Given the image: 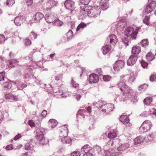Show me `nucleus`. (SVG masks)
<instances>
[{
	"mask_svg": "<svg viewBox=\"0 0 156 156\" xmlns=\"http://www.w3.org/2000/svg\"><path fill=\"white\" fill-rule=\"evenodd\" d=\"M82 7H81L80 13V18L83 19L87 15L90 17H96L100 13L99 10H97L98 8L100 9V8L98 7L96 9L90 6H87L83 9H82Z\"/></svg>",
	"mask_w": 156,
	"mask_h": 156,
	"instance_id": "obj_1",
	"label": "nucleus"
},
{
	"mask_svg": "<svg viewBox=\"0 0 156 156\" xmlns=\"http://www.w3.org/2000/svg\"><path fill=\"white\" fill-rule=\"evenodd\" d=\"M118 85L123 94V97L126 96L127 97L131 98H133L134 97L135 91L125 83L120 81Z\"/></svg>",
	"mask_w": 156,
	"mask_h": 156,
	"instance_id": "obj_2",
	"label": "nucleus"
},
{
	"mask_svg": "<svg viewBox=\"0 0 156 156\" xmlns=\"http://www.w3.org/2000/svg\"><path fill=\"white\" fill-rule=\"evenodd\" d=\"M141 29V27L135 26L134 27H129L125 30L124 34L127 37H130L132 39H136L137 35Z\"/></svg>",
	"mask_w": 156,
	"mask_h": 156,
	"instance_id": "obj_3",
	"label": "nucleus"
},
{
	"mask_svg": "<svg viewBox=\"0 0 156 156\" xmlns=\"http://www.w3.org/2000/svg\"><path fill=\"white\" fill-rule=\"evenodd\" d=\"M136 77V73H131L129 75L121 76L120 81L125 83L127 80L129 83H131L135 80Z\"/></svg>",
	"mask_w": 156,
	"mask_h": 156,
	"instance_id": "obj_4",
	"label": "nucleus"
},
{
	"mask_svg": "<svg viewBox=\"0 0 156 156\" xmlns=\"http://www.w3.org/2000/svg\"><path fill=\"white\" fill-rule=\"evenodd\" d=\"M114 108V105L112 104H106L105 102L102 107L101 111L103 114H109Z\"/></svg>",
	"mask_w": 156,
	"mask_h": 156,
	"instance_id": "obj_5",
	"label": "nucleus"
},
{
	"mask_svg": "<svg viewBox=\"0 0 156 156\" xmlns=\"http://www.w3.org/2000/svg\"><path fill=\"white\" fill-rule=\"evenodd\" d=\"M151 127V123L149 120H145L140 127L139 130L141 133L148 132Z\"/></svg>",
	"mask_w": 156,
	"mask_h": 156,
	"instance_id": "obj_6",
	"label": "nucleus"
},
{
	"mask_svg": "<svg viewBox=\"0 0 156 156\" xmlns=\"http://www.w3.org/2000/svg\"><path fill=\"white\" fill-rule=\"evenodd\" d=\"M5 98L10 102L16 101L19 100L18 95H14L10 93H7L5 95Z\"/></svg>",
	"mask_w": 156,
	"mask_h": 156,
	"instance_id": "obj_7",
	"label": "nucleus"
},
{
	"mask_svg": "<svg viewBox=\"0 0 156 156\" xmlns=\"http://www.w3.org/2000/svg\"><path fill=\"white\" fill-rule=\"evenodd\" d=\"M44 19L46 22L48 23L53 22L56 19V15L53 13L46 14Z\"/></svg>",
	"mask_w": 156,
	"mask_h": 156,
	"instance_id": "obj_8",
	"label": "nucleus"
},
{
	"mask_svg": "<svg viewBox=\"0 0 156 156\" xmlns=\"http://www.w3.org/2000/svg\"><path fill=\"white\" fill-rule=\"evenodd\" d=\"M26 18L23 16H17L14 19V23L17 26H20L25 21Z\"/></svg>",
	"mask_w": 156,
	"mask_h": 156,
	"instance_id": "obj_9",
	"label": "nucleus"
},
{
	"mask_svg": "<svg viewBox=\"0 0 156 156\" xmlns=\"http://www.w3.org/2000/svg\"><path fill=\"white\" fill-rule=\"evenodd\" d=\"M156 6V2L154 1H152L147 5L145 9V12L147 14L151 12L155 9Z\"/></svg>",
	"mask_w": 156,
	"mask_h": 156,
	"instance_id": "obj_10",
	"label": "nucleus"
},
{
	"mask_svg": "<svg viewBox=\"0 0 156 156\" xmlns=\"http://www.w3.org/2000/svg\"><path fill=\"white\" fill-rule=\"evenodd\" d=\"M124 62L122 60H118L116 61L114 64L113 69L115 71H118L124 66Z\"/></svg>",
	"mask_w": 156,
	"mask_h": 156,
	"instance_id": "obj_11",
	"label": "nucleus"
},
{
	"mask_svg": "<svg viewBox=\"0 0 156 156\" xmlns=\"http://www.w3.org/2000/svg\"><path fill=\"white\" fill-rule=\"evenodd\" d=\"M138 55L132 54L129 57L127 61V64L128 66H132L135 64L137 59Z\"/></svg>",
	"mask_w": 156,
	"mask_h": 156,
	"instance_id": "obj_12",
	"label": "nucleus"
},
{
	"mask_svg": "<svg viewBox=\"0 0 156 156\" xmlns=\"http://www.w3.org/2000/svg\"><path fill=\"white\" fill-rule=\"evenodd\" d=\"M64 5L67 9L72 10L74 8L75 3L71 0H66L65 2Z\"/></svg>",
	"mask_w": 156,
	"mask_h": 156,
	"instance_id": "obj_13",
	"label": "nucleus"
},
{
	"mask_svg": "<svg viewBox=\"0 0 156 156\" xmlns=\"http://www.w3.org/2000/svg\"><path fill=\"white\" fill-rule=\"evenodd\" d=\"M34 132H36V137L37 139H40V137L44 136V130L41 127L36 128Z\"/></svg>",
	"mask_w": 156,
	"mask_h": 156,
	"instance_id": "obj_14",
	"label": "nucleus"
},
{
	"mask_svg": "<svg viewBox=\"0 0 156 156\" xmlns=\"http://www.w3.org/2000/svg\"><path fill=\"white\" fill-rule=\"evenodd\" d=\"M108 41H109L110 43L113 45L115 44L118 41L116 36L114 34L109 35L107 38Z\"/></svg>",
	"mask_w": 156,
	"mask_h": 156,
	"instance_id": "obj_15",
	"label": "nucleus"
},
{
	"mask_svg": "<svg viewBox=\"0 0 156 156\" xmlns=\"http://www.w3.org/2000/svg\"><path fill=\"white\" fill-rule=\"evenodd\" d=\"M112 47L111 45L109 44H106L102 47V49L103 53L104 55H106L108 53H111L112 51Z\"/></svg>",
	"mask_w": 156,
	"mask_h": 156,
	"instance_id": "obj_16",
	"label": "nucleus"
},
{
	"mask_svg": "<svg viewBox=\"0 0 156 156\" xmlns=\"http://www.w3.org/2000/svg\"><path fill=\"white\" fill-rule=\"evenodd\" d=\"M98 76L95 74H91L89 76V80L90 83H96L98 81Z\"/></svg>",
	"mask_w": 156,
	"mask_h": 156,
	"instance_id": "obj_17",
	"label": "nucleus"
},
{
	"mask_svg": "<svg viewBox=\"0 0 156 156\" xmlns=\"http://www.w3.org/2000/svg\"><path fill=\"white\" fill-rule=\"evenodd\" d=\"M68 129L66 125L62 126V130L59 134V136L61 138L66 136L68 135Z\"/></svg>",
	"mask_w": 156,
	"mask_h": 156,
	"instance_id": "obj_18",
	"label": "nucleus"
},
{
	"mask_svg": "<svg viewBox=\"0 0 156 156\" xmlns=\"http://www.w3.org/2000/svg\"><path fill=\"white\" fill-rule=\"evenodd\" d=\"M120 120L124 124H128V126L130 127L131 126L130 123H129V119L128 117L126 115H122L120 116Z\"/></svg>",
	"mask_w": 156,
	"mask_h": 156,
	"instance_id": "obj_19",
	"label": "nucleus"
},
{
	"mask_svg": "<svg viewBox=\"0 0 156 156\" xmlns=\"http://www.w3.org/2000/svg\"><path fill=\"white\" fill-rule=\"evenodd\" d=\"M114 144L113 142L112 141L110 140L104 146V150H111L112 152L113 151L114 149L113 148V147L114 146Z\"/></svg>",
	"mask_w": 156,
	"mask_h": 156,
	"instance_id": "obj_20",
	"label": "nucleus"
},
{
	"mask_svg": "<svg viewBox=\"0 0 156 156\" xmlns=\"http://www.w3.org/2000/svg\"><path fill=\"white\" fill-rule=\"evenodd\" d=\"M12 83L16 85L18 88L20 90H22L24 88H25L27 86L26 84H24L22 82L19 80L12 82Z\"/></svg>",
	"mask_w": 156,
	"mask_h": 156,
	"instance_id": "obj_21",
	"label": "nucleus"
},
{
	"mask_svg": "<svg viewBox=\"0 0 156 156\" xmlns=\"http://www.w3.org/2000/svg\"><path fill=\"white\" fill-rule=\"evenodd\" d=\"M91 108L89 106L87 109L85 108V109H83L79 110L78 112V115L83 116V118H84V114L83 112H87L88 113H90L91 112Z\"/></svg>",
	"mask_w": 156,
	"mask_h": 156,
	"instance_id": "obj_22",
	"label": "nucleus"
},
{
	"mask_svg": "<svg viewBox=\"0 0 156 156\" xmlns=\"http://www.w3.org/2000/svg\"><path fill=\"white\" fill-rule=\"evenodd\" d=\"M108 0H101L100 2V5L101 9L103 10L107 9L108 7Z\"/></svg>",
	"mask_w": 156,
	"mask_h": 156,
	"instance_id": "obj_23",
	"label": "nucleus"
},
{
	"mask_svg": "<svg viewBox=\"0 0 156 156\" xmlns=\"http://www.w3.org/2000/svg\"><path fill=\"white\" fill-rule=\"evenodd\" d=\"M57 4V2L54 0L48 1L46 3L47 8L48 9L51 8L54 6H56Z\"/></svg>",
	"mask_w": 156,
	"mask_h": 156,
	"instance_id": "obj_24",
	"label": "nucleus"
},
{
	"mask_svg": "<svg viewBox=\"0 0 156 156\" xmlns=\"http://www.w3.org/2000/svg\"><path fill=\"white\" fill-rule=\"evenodd\" d=\"M44 17V15L41 12L36 13L34 16V20L36 22H39Z\"/></svg>",
	"mask_w": 156,
	"mask_h": 156,
	"instance_id": "obj_25",
	"label": "nucleus"
},
{
	"mask_svg": "<svg viewBox=\"0 0 156 156\" xmlns=\"http://www.w3.org/2000/svg\"><path fill=\"white\" fill-rule=\"evenodd\" d=\"M104 102V101H99L94 102L93 105L95 107V108H98L101 110Z\"/></svg>",
	"mask_w": 156,
	"mask_h": 156,
	"instance_id": "obj_26",
	"label": "nucleus"
},
{
	"mask_svg": "<svg viewBox=\"0 0 156 156\" xmlns=\"http://www.w3.org/2000/svg\"><path fill=\"white\" fill-rule=\"evenodd\" d=\"M91 150L92 148L88 144H86L81 147V151L82 153H86L89 152Z\"/></svg>",
	"mask_w": 156,
	"mask_h": 156,
	"instance_id": "obj_27",
	"label": "nucleus"
},
{
	"mask_svg": "<svg viewBox=\"0 0 156 156\" xmlns=\"http://www.w3.org/2000/svg\"><path fill=\"white\" fill-rule=\"evenodd\" d=\"M141 50V49L140 46H136L132 48V52L134 54H133L137 55L140 52Z\"/></svg>",
	"mask_w": 156,
	"mask_h": 156,
	"instance_id": "obj_28",
	"label": "nucleus"
},
{
	"mask_svg": "<svg viewBox=\"0 0 156 156\" xmlns=\"http://www.w3.org/2000/svg\"><path fill=\"white\" fill-rule=\"evenodd\" d=\"M110 151H111V150H104L103 155L105 156H114L117 155V153H114L113 152H111Z\"/></svg>",
	"mask_w": 156,
	"mask_h": 156,
	"instance_id": "obj_29",
	"label": "nucleus"
},
{
	"mask_svg": "<svg viewBox=\"0 0 156 156\" xmlns=\"http://www.w3.org/2000/svg\"><path fill=\"white\" fill-rule=\"evenodd\" d=\"M83 93V90H78L76 93H73L75 96V98L78 101H79L81 97V95Z\"/></svg>",
	"mask_w": 156,
	"mask_h": 156,
	"instance_id": "obj_30",
	"label": "nucleus"
},
{
	"mask_svg": "<svg viewBox=\"0 0 156 156\" xmlns=\"http://www.w3.org/2000/svg\"><path fill=\"white\" fill-rule=\"evenodd\" d=\"M40 138L37 139L39 140L40 144L42 145H46L48 143V140L47 138H45L44 136L41 137Z\"/></svg>",
	"mask_w": 156,
	"mask_h": 156,
	"instance_id": "obj_31",
	"label": "nucleus"
},
{
	"mask_svg": "<svg viewBox=\"0 0 156 156\" xmlns=\"http://www.w3.org/2000/svg\"><path fill=\"white\" fill-rule=\"evenodd\" d=\"M90 1V0H80L81 5L80 6V9L81 10V7H83L82 9L85 8L87 6H88L87 5L89 4Z\"/></svg>",
	"mask_w": 156,
	"mask_h": 156,
	"instance_id": "obj_32",
	"label": "nucleus"
},
{
	"mask_svg": "<svg viewBox=\"0 0 156 156\" xmlns=\"http://www.w3.org/2000/svg\"><path fill=\"white\" fill-rule=\"evenodd\" d=\"M61 140L63 143L65 144H70L72 142V140L67 136L61 138Z\"/></svg>",
	"mask_w": 156,
	"mask_h": 156,
	"instance_id": "obj_33",
	"label": "nucleus"
},
{
	"mask_svg": "<svg viewBox=\"0 0 156 156\" xmlns=\"http://www.w3.org/2000/svg\"><path fill=\"white\" fill-rule=\"evenodd\" d=\"M129 146V144L125 143L120 145L119 147H117V150L118 151H121L125 150L128 148Z\"/></svg>",
	"mask_w": 156,
	"mask_h": 156,
	"instance_id": "obj_34",
	"label": "nucleus"
},
{
	"mask_svg": "<svg viewBox=\"0 0 156 156\" xmlns=\"http://www.w3.org/2000/svg\"><path fill=\"white\" fill-rule=\"evenodd\" d=\"M144 138L142 136H137L135 139L134 144H140L144 141Z\"/></svg>",
	"mask_w": 156,
	"mask_h": 156,
	"instance_id": "obj_35",
	"label": "nucleus"
},
{
	"mask_svg": "<svg viewBox=\"0 0 156 156\" xmlns=\"http://www.w3.org/2000/svg\"><path fill=\"white\" fill-rule=\"evenodd\" d=\"M48 122L49 126L51 128H54L56 127L58 124L57 121L54 119H50Z\"/></svg>",
	"mask_w": 156,
	"mask_h": 156,
	"instance_id": "obj_36",
	"label": "nucleus"
},
{
	"mask_svg": "<svg viewBox=\"0 0 156 156\" xmlns=\"http://www.w3.org/2000/svg\"><path fill=\"white\" fill-rule=\"evenodd\" d=\"M86 27V24L83 22H81L79 24L76 29L77 32H81L83 29Z\"/></svg>",
	"mask_w": 156,
	"mask_h": 156,
	"instance_id": "obj_37",
	"label": "nucleus"
},
{
	"mask_svg": "<svg viewBox=\"0 0 156 156\" xmlns=\"http://www.w3.org/2000/svg\"><path fill=\"white\" fill-rule=\"evenodd\" d=\"M31 68H28L25 71V77L31 78L33 76Z\"/></svg>",
	"mask_w": 156,
	"mask_h": 156,
	"instance_id": "obj_38",
	"label": "nucleus"
},
{
	"mask_svg": "<svg viewBox=\"0 0 156 156\" xmlns=\"http://www.w3.org/2000/svg\"><path fill=\"white\" fill-rule=\"evenodd\" d=\"M73 36V32L71 30H69L68 32L66 34L65 38L67 41H69L71 39Z\"/></svg>",
	"mask_w": 156,
	"mask_h": 156,
	"instance_id": "obj_39",
	"label": "nucleus"
},
{
	"mask_svg": "<svg viewBox=\"0 0 156 156\" xmlns=\"http://www.w3.org/2000/svg\"><path fill=\"white\" fill-rule=\"evenodd\" d=\"M152 98L151 97H148L146 98L144 100V103L145 105H150L152 101Z\"/></svg>",
	"mask_w": 156,
	"mask_h": 156,
	"instance_id": "obj_40",
	"label": "nucleus"
},
{
	"mask_svg": "<svg viewBox=\"0 0 156 156\" xmlns=\"http://www.w3.org/2000/svg\"><path fill=\"white\" fill-rule=\"evenodd\" d=\"M147 60L149 61H151L154 59V55L151 52L148 53L146 55Z\"/></svg>",
	"mask_w": 156,
	"mask_h": 156,
	"instance_id": "obj_41",
	"label": "nucleus"
},
{
	"mask_svg": "<svg viewBox=\"0 0 156 156\" xmlns=\"http://www.w3.org/2000/svg\"><path fill=\"white\" fill-rule=\"evenodd\" d=\"M155 137V133H152L147 135V138L149 142L154 140Z\"/></svg>",
	"mask_w": 156,
	"mask_h": 156,
	"instance_id": "obj_42",
	"label": "nucleus"
},
{
	"mask_svg": "<svg viewBox=\"0 0 156 156\" xmlns=\"http://www.w3.org/2000/svg\"><path fill=\"white\" fill-rule=\"evenodd\" d=\"M10 67L12 68L15 66L18 63V62L16 59H12L9 61Z\"/></svg>",
	"mask_w": 156,
	"mask_h": 156,
	"instance_id": "obj_43",
	"label": "nucleus"
},
{
	"mask_svg": "<svg viewBox=\"0 0 156 156\" xmlns=\"http://www.w3.org/2000/svg\"><path fill=\"white\" fill-rule=\"evenodd\" d=\"M3 86L4 89L5 90H6L10 88L12 86V84L11 83L9 82H7L4 83L3 84Z\"/></svg>",
	"mask_w": 156,
	"mask_h": 156,
	"instance_id": "obj_44",
	"label": "nucleus"
},
{
	"mask_svg": "<svg viewBox=\"0 0 156 156\" xmlns=\"http://www.w3.org/2000/svg\"><path fill=\"white\" fill-rule=\"evenodd\" d=\"M143 22L147 26H149L150 24V16H146L143 20Z\"/></svg>",
	"mask_w": 156,
	"mask_h": 156,
	"instance_id": "obj_45",
	"label": "nucleus"
},
{
	"mask_svg": "<svg viewBox=\"0 0 156 156\" xmlns=\"http://www.w3.org/2000/svg\"><path fill=\"white\" fill-rule=\"evenodd\" d=\"M117 136L116 133L114 131H111L108 134V137L110 139H113L116 137Z\"/></svg>",
	"mask_w": 156,
	"mask_h": 156,
	"instance_id": "obj_46",
	"label": "nucleus"
},
{
	"mask_svg": "<svg viewBox=\"0 0 156 156\" xmlns=\"http://www.w3.org/2000/svg\"><path fill=\"white\" fill-rule=\"evenodd\" d=\"M140 43L143 47H146L148 45V40L147 39H144L141 41Z\"/></svg>",
	"mask_w": 156,
	"mask_h": 156,
	"instance_id": "obj_47",
	"label": "nucleus"
},
{
	"mask_svg": "<svg viewBox=\"0 0 156 156\" xmlns=\"http://www.w3.org/2000/svg\"><path fill=\"white\" fill-rule=\"evenodd\" d=\"M29 37L32 40L36 39L37 38V34L34 31H32L31 32Z\"/></svg>",
	"mask_w": 156,
	"mask_h": 156,
	"instance_id": "obj_48",
	"label": "nucleus"
},
{
	"mask_svg": "<svg viewBox=\"0 0 156 156\" xmlns=\"http://www.w3.org/2000/svg\"><path fill=\"white\" fill-rule=\"evenodd\" d=\"M15 2L14 0H7L6 2V6H12Z\"/></svg>",
	"mask_w": 156,
	"mask_h": 156,
	"instance_id": "obj_49",
	"label": "nucleus"
},
{
	"mask_svg": "<svg viewBox=\"0 0 156 156\" xmlns=\"http://www.w3.org/2000/svg\"><path fill=\"white\" fill-rule=\"evenodd\" d=\"M123 94L122 95V96H120L119 98V100L120 101H123L124 102L126 100H127L129 98H130L129 97H127L126 96H125L123 97Z\"/></svg>",
	"mask_w": 156,
	"mask_h": 156,
	"instance_id": "obj_50",
	"label": "nucleus"
},
{
	"mask_svg": "<svg viewBox=\"0 0 156 156\" xmlns=\"http://www.w3.org/2000/svg\"><path fill=\"white\" fill-rule=\"evenodd\" d=\"M148 85L146 84H144L141 85L138 87L139 90H144L147 88Z\"/></svg>",
	"mask_w": 156,
	"mask_h": 156,
	"instance_id": "obj_51",
	"label": "nucleus"
},
{
	"mask_svg": "<svg viewBox=\"0 0 156 156\" xmlns=\"http://www.w3.org/2000/svg\"><path fill=\"white\" fill-rule=\"evenodd\" d=\"M54 24L55 25L58 26H61L63 24V22L59 20H55Z\"/></svg>",
	"mask_w": 156,
	"mask_h": 156,
	"instance_id": "obj_52",
	"label": "nucleus"
},
{
	"mask_svg": "<svg viewBox=\"0 0 156 156\" xmlns=\"http://www.w3.org/2000/svg\"><path fill=\"white\" fill-rule=\"evenodd\" d=\"M31 41L29 38H26L24 40L25 45L26 46H29L31 44Z\"/></svg>",
	"mask_w": 156,
	"mask_h": 156,
	"instance_id": "obj_53",
	"label": "nucleus"
},
{
	"mask_svg": "<svg viewBox=\"0 0 156 156\" xmlns=\"http://www.w3.org/2000/svg\"><path fill=\"white\" fill-rule=\"evenodd\" d=\"M72 94V93L71 92L67 91V92H66L65 93L62 92V93L61 94V95H62V97L66 98L67 96H70Z\"/></svg>",
	"mask_w": 156,
	"mask_h": 156,
	"instance_id": "obj_54",
	"label": "nucleus"
},
{
	"mask_svg": "<svg viewBox=\"0 0 156 156\" xmlns=\"http://www.w3.org/2000/svg\"><path fill=\"white\" fill-rule=\"evenodd\" d=\"M70 155L71 156H80V153L79 151H75L72 153Z\"/></svg>",
	"mask_w": 156,
	"mask_h": 156,
	"instance_id": "obj_55",
	"label": "nucleus"
},
{
	"mask_svg": "<svg viewBox=\"0 0 156 156\" xmlns=\"http://www.w3.org/2000/svg\"><path fill=\"white\" fill-rule=\"evenodd\" d=\"M94 151H96L98 154H100L101 150V147L98 146H94Z\"/></svg>",
	"mask_w": 156,
	"mask_h": 156,
	"instance_id": "obj_56",
	"label": "nucleus"
},
{
	"mask_svg": "<svg viewBox=\"0 0 156 156\" xmlns=\"http://www.w3.org/2000/svg\"><path fill=\"white\" fill-rule=\"evenodd\" d=\"M150 115L149 111H145L142 112L140 114L141 116L143 117H147Z\"/></svg>",
	"mask_w": 156,
	"mask_h": 156,
	"instance_id": "obj_57",
	"label": "nucleus"
},
{
	"mask_svg": "<svg viewBox=\"0 0 156 156\" xmlns=\"http://www.w3.org/2000/svg\"><path fill=\"white\" fill-rule=\"evenodd\" d=\"M32 145L30 143H27L25 144V149L27 150H30Z\"/></svg>",
	"mask_w": 156,
	"mask_h": 156,
	"instance_id": "obj_58",
	"label": "nucleus"
},
{
	"mask_svg": "<svg viewBox=\"0 0 156 156\" xmlns=\"http://www.w3.org/2000/svg\"><path fill=\"white\" fill-rule=\"evenodd\" d=\"M71 83L73 86L76 88H78L79 87V84L76 83L74 81L73 79H72L71 80Z\"/></svg>",
	"mask_w": 156,
	"mask_h": 156,
	"instance_id": "obj_59",
	"label": "nucleus"
},
{
	"mask_svg": "<svg viewBox=\"0 0 156 156\" xmlns=\"http://www.w3.org/2000/svg\"><path fill=\"white\" fill-rule=\"evenodd\" d=\"M149 112H150V114H153L156 116V109L154 108H151L150 109Z\"/></svg>",
	"mask_w": 156,
	"mask_h": 156,
	"instance_id": "obj_60",
	"label": "nucleus"
},
{
	"mask_svg": "<svg viewBox=\"0 0 156 156\" xmlns=\"http://www.w3.org/2000/svg\"><path fill=\"white\" fill-rule=\"evenodd\" d=\"M5 76V72L3 71L0 73V81L4 80Z\"/></svg>",
	"mask_w": 156,
	"mask_h": 156,
	"instance_id": "obj_61",
	"label": "nucleus"
},
{
	"mask_svg": "<svg viewBox=\"0 0 156 156\" xmlns=\"http://www.w3.org/2000/svg\"><path fill=\"white\" fill-rule=\"evenodd\" d=\"M5 67L4 61L0 59V70L3 69Z\"/></svg>",
	"mask_w": 156,
	"mask_h": 156,
	"instance_id": "obj_62",
	"label": "nucleus"
},
{
	"mask_svg": "<svg viewBox=\"0 0 156 156\" xmlns=\"http://www.w3.org/2000/svg\"><path fill=\"white\" fill-rule=\"evenodd\" d=\"M111 77L108 75H106L103 76V79L105 81H109L111 79Z\"/></svg>",
	"mask_w": 156,
	"mask_h": 156,
	"instance_id": "obj_63",
	"label": "nucleus"
},
{
	"mask_svg": "<svg viewBox=\"0 0 156 156\" xmlns=\"http://www.w3.org/2000/svg\"><path fill=\"white\" fill-rule=\"evenodd\" d=\"M22 156H33V154L31 152L28 151L24 153L22 155Z\"/></svg>",
	"mask_w": 156,
	"mask_h": 156,
	"instance_id": "obj_64",
	"label": "nucleus"
}]
</instances>
